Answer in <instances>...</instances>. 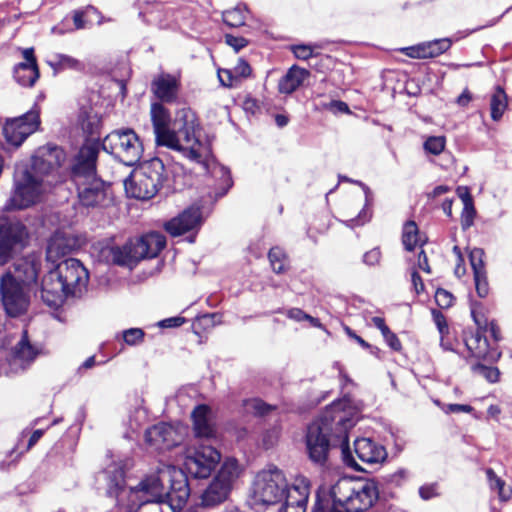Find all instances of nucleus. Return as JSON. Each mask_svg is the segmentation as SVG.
Masks as SVG:
<instances>
[{
    "label": "nucleus",
    "mask_w": 512,
    "mask_h": 512,
    "mask_svg": "<svg viewBox=\"0 0 512 512\" xmlns=\"http://www.w3.org/2000/svg\"><path fill=\"white\" fill-rule=\"evenodd\" d=\"M108 493L122 501L128 497L129 512L144 507L149 512H177L181 510L190 495L184 472L172 465L160 464L156 473L148 475L138 486L124 488V471L121 467L107 468Z\"/></svg>",
    "instance_id": "1"
},
{
    "label": "nucleus",
    "mask_w": 512,
    "mask_h": 512,
    "mask_svg": "<svg viewBox=\"0 0 512 512\" xmlns=\"http://www.w3.org/2000/svg\"><path fill=\"white\" fill-rule=\"evenodd\" d=\"M357 421L358 411L351 405L349 399L333 402L307 428L305 442L309 458L315 463L324 464L330 447L339 445L344 463L356 470H363L348 446V431Z\"/></svg>",
    "instance_id": "2"
},
{
    "label": "nucleus",
    "mask_w": 512,
    "mask_h": 512,
    "mask_svg": "<svg viewBox=\"0 0 512 512\" xmlns=\"http://www.w3.org/2000/svg\"><path fill=\"white\" fill-rule=\"evenodd\" d=\"M88 281V271L79 260L65 259L43 277L41 298L47 306L58 307L69 296H81Z\"/></svg>",
    "instance_id": "3"
},
{
    "label": "nucleus",
    "mask_w": 512,
    "mask_h": 512,
    "mask_svg": "<svg viewBox=\"0 0 512 512\" xmlns=\"http://www.w3.org/2000/svg\"><path fill=\"white\" fill-rule=\"evenodd\" d=\"M330 497L329 512H364L377 500L378 490L372 480L344 477L331 487ZM326 506L318 493L312 512H326Z\"/></svg>",
    "instance_id": "4"
},
{
    "label": "nucleus",
    "mask_w": 512,
    "mask_h": 512,
    "mask_svg": "<svg viewBox=\"0 0 512 512\" xmlns=\"http://www.w3.org/2000/svg\"><path fill=\"white\" fill-rule=\"evenodd\" d=\"M98 145L85 143L75 155L70 177L78 190L80 203L86 207L102 204L107 196L106 184L96 176Z\"/></svg>",
    "instance_id": "5"
},
{
    "label": "nucleus",
    "mask_w": 512,
    "mask_h": 512,
    "mask_svg": "<svg viewBox=\"0 0 512 512\" xmlns=\"http://www.w3.org/2000/svg\"><path fill=\"white\" fill-rule=\"evenodd\" d=\"M53 186V180L35 174L27 165L16 166L13 189L5 209H25L40 202Z\"/></svg>",
    "instance_id": "6"
},
{
    "label": "nucleus",
    "mask_w": 512,
    "mask_h": 512,
    "mask_svg": "<svg viewBox=\"0 0 512 512\" xmlns=\"http://www.w3.org/2000/svg\"><path fill=\"white\" fill-rule=\"evenodd\" d=\"M174 127L178 143L176 146H170V149L196 162H201L209 155V145L201 140L196 115L190 108L177 111Z\"/></svg>",
    "instance_id": "7"
},
{
    "label": "nucleus",
    "mask_w": 512,
    "mask_h": 512,
    "mask_svg": "<svg viewBox=\"0 0 512 512\" xmlns=\"http://www.w3.org/2000/svg\"><path fill=\"white\" fill-rule=\"evenodd\" d=\"M164 172L165 166L161 159L144 161L124 181L127 195L140 200L151 199L163 184Z\"/></svg>",
    "instance_id": "8"
},
{
    "label": "nucleus",
    "mask_w": 512,
    "mask_h": 512,
    "mask_svg": "<svg viewBox=\"0 0 512 512\" xmlns=\"http://www.w3.org/2000/svg\"><path fill=\"white\" fill-rule=\"evenodd\" d=\"M31 288L20 283L12 270L0 277V301L7 316L16 318L27 313L31 302Z\"/></svg>",
    "instance_id": "9"
},
{
    "label": "nucleus",
    "mask_w": 512,
    "mask_h": 512,
    "mask_svg": "<svg viewBox=\"0 0 512 512\" xmlns=\"http://www.w3.org/2000/svg\"><path fill=\"white\" fill-rule=\"evenodd\" d=\"M103 150L127 166L138 163L142 157L143 145L130 128L117 129L109 133L102 142Z\"/></svg>",
    "instance_id": "10"
},
{
    "label": "nucleus",
    "mask_w": 512,
    "mask_h": 512,
    "mask_svg": "<svg viewBox=\"0 0 512 512\" xmlns=\"http://www.w3.org/2000/svg\"><path fill=\"white\" fill-rule=\"evenodd\" d=\"M288 488L283 472L277 467H270L256 475L253 499L256 503L273 505L285 498Z\"/></svg>",
    "instance_id": "11"
},
{
    "label": "nucleus",
    "mask_w": 512,
    "mask_h": 512,
    "mask_svg": "<svg viewBox=\"0 0 512 512\" xmlns=\"http://www.w3.org/2000/svg\"><path fill=\"white\" fill-rule=\"evenodd\" d=\"M65 160L66 154L61 147L47 144L35 151L29 169L40 177L53 180L54 185L63 178L61 169Z\"/></svg>",
    "instance_id": "12"
},
{
    "label": "nucleus",
    "mask_w": 512,
    "mask_h": 512,
    "mask_svg": "<svg viewBox=\"0 0 512 512\" xmlns=\"http://www.w3.org/2000/svg\"><path fill=\"white\" fill-rule=\"evenodd\" d=\"M40 353L41 347L33 344L27 330H23L11 350L9 359L0 364V376H10L26 371Z\"/></svg>",
    "instance_id": "13"
},
{
    "label": "nucleus",
    "mask_w": 512,
    "mask_h": 512,
    "mask_svg": "<svg viewBox=\"0 0 512 512\" xmlns=\"http://www.w3.org/2000/svg\"><path fill=\"white\" fill-rule=\"evenodd\" d=\"M27 228L19 221H0V267L9 263L28 243Z\"/></svg>",
    "instance_id": "14"
},
{
    "label": "nucleus",
    "mask_w": 512,
    "mask_h": 512,
    "mask_svg": "<svg viewBox=\"0 0 512 512\" xmlns=\"http://www.w3.org/2000/svg\"><path fill=\"white\" fill-rule=\"evenodd\" d=\"M221 454L211 445H195L185 451L184 468L194 478H207L220 462Z\"/></svg>",
    "instance_id": "15"
},
{
    "label": "nucleus",
    "mask_w": 512,
    "mask_h": 512,
    "mask_svg": "<svg viewBox=\"0 0 512 512\" xmlns=\"http://www.w3.org/2000/svg\"><path fill=\"white\" fill-rule=\"evenodd\" d=\"M39 125V113L32 110L22 116L8 119L3 127V135L7 144L17 148L38 129Z\"/></svg>",
    "instance_id": "16"
},
{
    "label": "nucleus",
    "mask_w": 512,
    "mask_h": 512,
    "mask_svg": "<svg viewBox=\"0 0 512 512\" xmlns=\"http://www.w3.org/2000/svg\"><path fill=\"white\" fill-rule=\"evenodd\" d=\"M184 434V428L180 426L158 423L146 430L145 440L151 449L164 451L181 444Z\"/></svg>",
    "instance_id": "17"
},
{
    "label": "nucleus",
    "mask_w": 512,
    "mask_h": 512,
    "mask_svg": "<svg viewBox=\"0 0 512 512\" xmlns=\"http://www.w3.org/2000/svg\"><path fill=\"white\" fill-rule=\"evenodd\" d=\"M471 313L478 329L476 332H464L465 348L470 356L478 359L494 360L499 354L490 346L487 335H482V320L478 318L474 309Z\"/></svg>",
    "instance_id": "18"
},
{
    "label": "nucleus",
    "mask_w": 512,
    "mask_h": 512,
    "mask_svg": "<svg viewBox=\"0 0 512 512\" xmlns=\"http://www.w3.org/2000/svg\"><path fill=\"white\" fill-rule=\"evenodd\" d=\"M150 114L157 145L168 148L176 146L178 143L176 133L169 128L171 121L169 111L162 104L153 103Z\"/></svg>",
    "instance_id": "19"
},
{
    "label": "nucleus",
    "mask_w": 512,
    "mask_h": 512,
    "mask_svg": "<svg viewBox=\"0 0 512 512\" xmlns=\"http://www.w3.org/2000/svg\"><path fill=\"white\" fill-rule=\"evenodd\" d=\"M41 268V254L33 252L14 262L12 273L17 277L20 283L33 289L37 286Z\"/></svg>",
    "instance_id": "20"
},
{
    "label": "nucleus",
    "mask_w": 512,
    "mask_h": 512,
    "mask_svg": "<svg viewBox=\"0 0 512 512\" xmlns=\"http://www.w3.org/2000/svg\"><path fill=\"white\" fill-rule=\"evenodd\" d=\"M427 238L424 234L419 232L418 226L414 221H407L403 226L402 243L407 251L419 249L416 265L420 270L430 273L427 256L422 249L426 243Z\"/></svg>",
    "instance_id": "21"
},
{
    "label": "nucleus",
    "mask_w": 512,
    "mask_h": 512,
    "mask_svg": "<svg viewBox=\"0 0 512 512\" xmlns=\"http://www.w3.org/2000/svg\"><path fill=\"white\" fill-rule=\"evenodd\" d=\"M202 223L201 210L198 206H191L178 216L164 224V228L173 237L181 236L189 231L198 230Z\"/></svg>",
    "instance_id": "22"
},
{
    "label": "nucleus",
    "mask_w": 512,
    "mask_h": 512,
    "mask_svg": "<svg viewBox=\"0 0 512 512\" xmlns=\"http://www.w3.org/2000/svg\"><path fill=\"white\" fill-rule=\"evenodd\" d=\"M309 493V481L305 477H297L287 489L284 505L279 512H306Z\"/></svg>",
    "instance_id": "23"
},
{
    "label": "nucleus",
    "mask_w": 512,
    "mask_h": 512,
    "mask_svg": "<svg viewBox=\"0 0 512 512\" xmlns=\"http://www.w3.org/2000/svg\"><path fill=\"white\" fill-rule=\"evenodd\" d=\"M100 256L107 263L130 269L139 262L133 241H129L123 246L111 245L103 247Z\"/></svg>",
    "instance_id": "24"
},
{
    "label": "nucleus",
    "mask_w": 512,
    "mask_h": 512,
    "mask_svg": "<svg viewBox=\"0 0 512 512\" xmlns=\"http://www.w3.org/2000/svg\"><path fill=\"white\" fill-rule=\"evenodd\" d=\"M193 432L196 438L211 440L216 438L217 431L212 418V411L207 405H198L191 414Z\"/></svg>",
    "instance_id": "25"
},
{
    "label": "nucleus",
    "mask_w": 512,
    "mask_h": 512,
    "mask_svg": "<svg viewBox=\"0 0 512 512\" xmlns=\"http://www.w3.org/2000/svg\"><path fill=\"white\" fill-rule=\"evenodd\" d=\"M138 261L156 257L166 246V238L159 232H150L133 241Z\"/></svg>",
    "instance_id": "26"
},
{
    "label": "nucleus",
    "mask_w": 512,
    "mask_h": 512,
    "mask_svg": "<svg viewBox=\"0 0 512 512\" xmlns=\"http://www.w3.org/2000/svg\"><path fill=\"white\" fill-rule=\"evenodd\" d=\"M354 451L358 459L367 464L380 463L387 456L385 448L370 438L356 439L354 441Z\"/></svg>",
    "instance_id": "27"
},
{
    "label": "nucleus",
    "mask_w": 512,
    "mask_h": 512,
    "mask_svg": "<svg viewBox=\"0 0 512 512\" xmlns=\"http://www.w3.org/2000/svg\"><path fill=\"white\" fill-rule=\"evenodd\" d=\"M448 50V39L423 42L414 46L404 47L400 52L410 58H432Z\"/></svg>",
    "instance_id": "28"
},
{
    "label": "nucleus",
    "mask_w": 512,
    "mask_h": 512,
    "mask_svg": "<svg viewBox=\"0 0 512 512\" xmlns=\"http://www.w3.org/2000/svg\"><path fill=\"white\" fill-rule=\"evenodd\" d=\"M435 303L438 308H431V314L438 331L441 334V346L444 350H447L448 344L446 343L445 338L448 333V328L443 311L448 308V291L443 288H438L435 292Z\"/></svg>",
    "instance_id": "29"
},
{
    "label": "nucleus",
    "mask_w": 512,
    "mask_h": 512,
    "mask_svg": "<svg viewBox=\"0 0 512 512\" xmlns=\"http://www.w3.org/2000/svg\"><path fill=\"white\" fill-rule=\"evenodd\" d=\"M310 76L307 69L293 65L286 74L279 80L278 89L280 93L291 94L297 90Z\"/></svg>",
    "instance_id": "30"
},
{
    "label": "nucleus",
    "mask_w": 512,
    "mask_h": 512,
    "mask_svg": "<svg viewBox=\"0 0 512 512\" xmlns=\"http://www.w3.org/2000/svg\"><path fill=\"white\" fill-rule=\"evenodd\" d=\"M232 489L214 477L209 486L201 495V504L204 507H213L224 502Z\"/></svg>",
    "instance_id": "31"
},
{
    "label": "nucleus",
    "mask_w": 512,
    "mask_h": 512,
    "mask_svg": "<svg viewBox=\"0 0 512 512\" xmlns=\"http://www.w3.org/2000/svg\"><path fill=\"white\" fill-rule=\"evenodd\" d=\"M152 89L160 100L172 102L177 97L178 81L169 74L161 75L153 81Z\"/></svg>",
    "instance_id": "32"
},
{
    "label": "nucleus",
    "mask_w": 512,
    "mask_h": 512,
    "mask_svg": "<svg viewBox=\"0 0 512 512\" xmlns=\"http://www.w3.org/2000/svg\"><path fill=\"white\" fill-rule=\"evenodd\" d=\"M72 248L71 239L62 232H55L48 241L46 258L49 262H56L60 257L65 256Z\"/></svg>",
    "instance_id": "33"
},
{
    "label": "nucleus",
    "mask_w": 512,
    "mask_h": 512,
    "mask_svg": "<svg viewBox=\"0 0 512 512\" xmlns=\"http://www.w3.org/2000/svg\"><path fill=\"white\" fill-rule=\"evenodd\" d=\"M456 194L463 204L461 212V225L462 228L468 229L474 224L476 217V209L470 190L467 186H459L456 189Z\"/></svg>",
    "instance_id": "34"
},
{
    "label": "nucleus",
    "mask_w": 512,
    "mask_h": 512,
    "mask_svg": "<svg viewBox=\"0 0 512 512\" xmlns=\"http://www.w3.org/2000/svg\"><path fill=\"white\" fill-rule=\"evenodd\" d=\"M241 473L242 467L239 462L235 458L229 457L224 460L215 478L232 489Z\"/></svg>",
    "instance_id": "35"
},
{
    "label": "nucleus",
    "mask_w": 512,
    "mask_h": 512,
    "mask_svg": "<svg viewBox=\"0 0 512 512\" xmlns=\"http://www.w3.org/2000/svg\"><path fill=\"white\" fill-rule=\"evenodd\" d=\"M14 78L22 86H33L39 78L37 65H32L31 63H19L14 69Z\"/></svg>",
    "instance_id": "36"
},
{
    "label": "nucleus",
    "mask_w": 512,
    "mask_h": 512,
    "mask_svg": "<svg viewBox=\"0 0 512 512\" xmlns=\"http://www.w3.org/2000/svg\"><path fill=\"white\" fill-rule=\"evenodd\" d=\"M508 106V99L505 91L497 87L490 96V115L492 120L499 121Z\"/></svg>",
    "instance_id": "37"
},
{
    "label": "nucleus",
    "mask_w": 512,
    "mask_h": 512,
    "mask_svg": "<svg viewBox=\"0 0 512 512\" xmlns=\"http://www.w3.org/2000/svg\"><path fill=\"white\" fill-rule=\"evenodd\" d=\"M48 64L54 70L71 69L75 71H82L85 68V64L82 61L66 54H54L48 60Z\"/></svg>",
    "instance_id": "38"
},
{
    "label": "nucleus",
    "mask_w": 512,
    "mask_h": 512,
    "mask_svg": "<svg viewBox=\"0 0 512 512\" xmlns=\"http://www.w3.org/2000/svg\"><path fill=\"white\" fill-rule=\"evenodd\" d=\"M486 476L489 482V487L493 491H497L498 497L501 501H508L512 497V488L506 485L505 481L498 477L493 469H486Z\"/></svg>",
    "instance_id": "39"
},
{
    "label": "nucleus",
    "mask_w": 512,
    "mask_h": 512,
    "mask_svg": "<svg viewBox=\"0 0 512 512\" xmlns=\"http://www.w3.org/2000/svg\"><path fill=\"white\" fill-rule=\"evenodd\" d=\"M246 14V6L238 5L233 9L224 11L222 17L226 25L236 28L245 24Z\"/></svg>",
    "instance_id": "40"
},
{
    "label": "nucleus",
    "mask_w": 512,
    "mask_h": 512,
    "mask_svg": "<svg viewBox=\"0 0 512 512\" xmlns=\"http://www.w3.org/2000/svg\"><path fill=\"white\" fill-rule=\"evenodd\" d=\"M243 408L245 413L255 416L267 415L271 410L274 409L273 406L266 404L258 398L245 400L243 402Z\"/></svg>",
    "instance_id": "41"
},
{
    "label": "nucleus",
    "mask_w": 512,
    "mask_h": 512,
    "mask_svg": "<svg viewBox=\"0 0 512 512\" xmlns=\"http://www.w3.org/2000/svg\"><path fill=\"white\" fill-rule=\"evenodd\" d=\"M445 146L446 138L444 136H430L423 144L425 153L432 155H439L444 151Z\"/></svg>",
    "instance_id": "42"
},
{
    "label": "nucleus",
    "mask_w": 512,
    "mask_h": 512,
    "mask_svg": "<svg viewBox=\"0 0 512 512\" xmlns=\"http://www.w3.org/2000/svg\"><path fill=\"white\" fill-rule=\"evenodd\" d=\"M272 269L276 273H282L285 270L286 256L282 249L274 247L268 254Z\"/></svg>",
    "instance_id": "43"
},
{
    "label": "nucleus",
    "mask_w": 512,
    "mask_h": 512,
    "mask_svg": "<svg viewBox=\"0 0 512 512\" xmlns=\"http://www.w3.org/2000/svg\"><path fill=\"white\" fill-rule=\"evenodd\" d=\"M474 374L485 378L490 383H495L499 379V370L496 367L485 366L482 364H475L472 366Z\"/></svg>",
    "instance_id": "44"
},
{
    "label": "nucleus",
    "mask_w": 512,
    "mask_h": 512,
    "mask_svg": "<svg viewBox=\"0 0 512 512\" xmlns=\"http://www.w3.org/2000/svg\"><path fill=\"white\" fill-rule=\"evenodd\" d=\"M483 255V250L477 248L473 249L469 253L470 266L474 275L485 273Z\"/></svg>",
    "instance_id": "45"
},
{
    "label": "nucleus",
    "mask_w": 512,
    "mask_h": 512,
    "mask_svg": "<svg viewBox=\"0 0 512 512\" xmlns=\"http://www.w3.org/2000/svg\"><path fill=\"white\" fill-rule=\"evenodd\" d=\"M122 334L124 342L130 346L142 343L145 335L140 328H130L124 330Z\"/></svg>",
    "instance_id": "46"
},
{
    "label": "nucleus",
    "mask_w": 512,
    "mask_h": 512,
    "mask_svg": "<svg viewBox=\"0 0 512 512\" xmlns=\"http://www.w3.org/2000/svg\"><path fill=\"white\" fill-rule=\"evenodd\" d=\"M453 258L454 261V274L456 277L461 278L466 273V267L463 265L464 258L461 253V250L458 246L453 247L452 254L450 255V258Z\"/></svg>",
    "instance_id": "47"
},
{
    "label": "nucleus",
    "mask_w": 512,
    "mask_h": 512,
    "mask_svg": "<svg viewBox=\"0 0 512 512\" xmlns=\"http://www.w3.org/2000/svg\"><path fill=\"white\" fill-rule=\"evenodd\" d=\"M212 174L214 176L219 175L223 185H225L227 188L231 187L232 179H231L230 171L228 168H226L220 164L213 163Z\"/></svg>",
    "instance_id": "48"
},
{
    "label": "nucleus",
    "mask_w": 512,
    "mask_h": 512,
    "mask_svg": "<svg viewBox=\"0 0 512 512\" xmlns=\"http://www.w3.org/2000/svg\"><path fill=\"white\" fill-rule=\"evenodd\" d=\"M218 78L220 83L225 87H233L239 83L234 75L233 70L229 69H219Z\"/></svg>",
    "instance_id": "49"
},
{
    "label": "nucleus",
    "mask_w": 512,
    "mask_h": 512,
    "mask_svg": "<svg viewBox=\"0 0 512 512\" xmlns=\"http://www.w3.org/2000/svg\"><path fill=\"white\" fill-rule=\"evenodd\" d=\"M474 281H475V287H476L477 294L481 298L486 297L489 292V286H488V281H487V277H486V272L474 275Z\"/></svg>",
    "instance_id": "50"
},
{
    "label": "nucleus",
    "mask_w": 512,
    "mask_h": 512,
    "mask_svg": "<svg viewBox=\"0 0 512 512\" xmlns=\"http://www.w3.org/2000/svg\"><path fill=\"white\" fill-rule=\"evenodd\" d=\"M234 75L238 82L241 81L243 78H247L251 74V67L250 65L242 58L238 60V63L233 69Z\"/></svg>",
    "instance_id": "51"
},
{
    "label": "nucleus",
    "mask_w": 512,
    "mask_h": 512,
    "mask_svg": "<svg viewBox=\"0 0 512 512\" xmlns=\"http://www.w3.org/2000/svg\"><path fill=\"white\" fill-rule=\"evenodd\" d=\"M225 42L232 47L236 53L248 45V41L244 37H237L231 34L225 35Z\"/></svg>",
    "instance_id": "52"
},
{
    "label": "nucleus",
    "mask_w": 512,
    "mask_h": 512,
    "mask_svg": "<svg viewBox=\"0 0 512 512\" xmlns=\"http://www.w3.org/2000/svg\"><path fill=\"white\" fill-rule=\"evenodd\" d=\"M292 50L295 57L300 60H307L313 56V49L309 45H295Z\"/></svg>",
    "instance_id": "53"
},
{
    "label": "nucleus",
    "mask_w": 512,
    "mask_h": 512,
    "mask_svg": "<svg viewBox=\"0 0 512 512\" xmlns=\"http://www.w3.org/2000/svg\"><path fill=\"white\" fill-rule=\"evenodd\" d=\"M381 252L378 248H373L372 250L366 252L363 256V261L367 265L373 266L380 262Z\"/></svg>",
    "instance_id": "54"
},
{
    "label": "nucleus",
    "mask_w": 512,
    "mask_h": 512,
    "mask_svg": "<svg viewBox=\"0 0 512 512\" xmlns=\"http://www.w3.org/2000/svg\"><path fill=\"white\" fill-rule=\"evenodd\" d=\"M411 283L416 294H420L424 291L423 280L414 267L411 269Z\"/></svg>",
    "instance_id": "55"
},
{
    "label": "nucleus",
    "mask_w": 512,
    "mask_h": 512,
    "mask_svg": "<svg viewBox=\"0 0 512 512\" xmlns=\"http://www.w3.org/2000/svg\"><path fill=\"white\" fill-rule=\"evenodd\" d=\"M326 108L333 111L334 113H349L348 105L340 100H333L326 105Z\"/></svg>",
    "instance_id": "56"
},
{
    "label": "nucleus",
    "mask_w": 512,
    "mask_h": 512,
    "mask_svg": "<svg viewBox=\"0 0 512 512\" xmlns=\"http://www.w3.org/2000/svg\"><path fill=\"white\" fill-rule=\"evenodd\" d=\"M386 343L393 349V350H400L401 349V342L400 340L398 339V337L390 331V329L388 330V333H384L382 334Z\"/></svg>",
    "instance_id": "57"
},
{
    "label": "nucleus",
    "mask_w": 512,
    "mask_h": 512,
    "mask_svg": "<svg viewBox=\"0 0 512 512\" xmlns=\"http://www.w3.org/2000/svg\"><path fill=\"white\" fill-rule=\"evenodd\" d=\"M482 323V333L484 332L485 334H488L491 338L494 339L495 342H497L500 339L499 328L493 322H491L489 325H486L485 321H482Z\"/></svg>",
    "instance_id": "58"
},
{
    "label": "nucleus",
    "mask_w": 512,
    "mask_h": 512,
    "mask_svg": "<svg viewBox=\"0 0 512 512\" xmlns=\"http://www.w3.org/2000/svg\"><path fill=\"white\" fill-rule=\"evenodd\" d=\"M185 322V319L182 317H172L167 318L159 322L160 327L163 328H172L179 327Z\"/></svg>",
    "instance_id": "59"
},
{
    "label": "nucleus",
    "mask_w": 512,
    "mask_h": 512,
    "mask_svg": "<svg viewBox=\"0 0 512 512\" xmlns=\"http://www.w3.org/2000/svg\"><path fill=\"white\" fill-rule=\"evenodd\" d=\"M286 315L288 318L296 321L301 322L304 321L305 318H307V313H305L303 310L299 308H291L286 312Z\"/></svg>",
    "instance_id": "60"
},
{
    "label": "nucleus",
    "mask_w": 512,
    "mask_h": 512,
    "mask_svg": "<svg viewBox=\"0 0 512 512\" xmlns=\"http://www.w3.org/2000/svg\"><path fill=\"white\" fill-rule=\"evenodd\" d=\"M419 494L422 499L429 500L432 497L437 495L436 486L435 485L422 486L419 489Z\"/></svg>",
    "instance_id": "61"
},
{
    "label": "nucleus",
    "mask_w": 512,
    "mask_h": 512,
    "mask_svg": "<svg viewBox=\"0 0 512 512\" xmlns=\"http://www.w3.org/2000/svg\"><path fill=\"white\" fill-rule=\"evenodd\" d=\"M370 214H368V210L367 208H363V210L359 213V215L357 216V218L355 219H351L350 222H351V226H356V225H363L365 222L369 221L370 219Z\"/></svg>",
    "instance_id": "62"
},
{
    "label": "nucleus",
    "mask_w": 512,
    "mask_h": 512,
    "mask_svg": "<svg viewBox=\"0 0 512 512\" xmlns=\"http://www.w3.org/2000/svg\"><path fill=\"white\" fill-rule=\"evenodd\" d=\"M98 120L96 117H89L87 123H82L83 130L87 131L89 134L93 135L96 133Z\"/></svg>",
    "instance_id": "63"
},
{
    "label": "nucleus",
    "mask_w": 512,
    "mask_h": 512,
    "mask_svg": "<svg viewBox=\"0 0 512 512\" xmlns=\"http://www.w3.org/2000/svg\"><path fill=\"white\" fill-rule=\"evenodd\" d=\"M473 407L467 404H450V413H472Z\"/></svg>",
    "instance_id": "64"
}]
</instances>
